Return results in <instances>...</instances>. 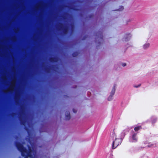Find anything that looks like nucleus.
<instances>
[{
  "instance_id": "f257e3e1",
  "label": "nucleus",
  "mask_w": 158,
  "mask_h": 158,
  "mask_svg": "<svg viewBox=\"0 0 158 158\" xmlns=\"http://www.w3.org/2000/svg\"><path fill=\"white\" fill-rule=\"evenodd\" d=\"M15 145L18 150L21 152L22 156L24 158H28V157L33 158L32 154V150L30 145H27L28 149H27L19 142H16Z\"/></svg>"
},
{
  "instance_id": "f03ea898",
  "label": "nucleus",
  "mask_w": 158,
  "mask_h": 158,
  "mask_svg": "<svg viewBox=\"0 0 158 158\" xmlns=\"http://www.w3.org/2000/svg\"><path fill=\"white\" fill-rule=\"evenodd\" d=\"M110 137L114 140L112 144V148L115 149L120 144L122 141L120 138H117L114 130L110 133Z\"/></svg>"
},
{
  "instance_id": "7ed1b4c3",
  "label": "nucleus",
  "mask_w": 158,
  "mask_h": 158,
  "mask_svg": "<svg viewBox=\"0 0 158 158\" xmlns=\"http://www.w3.org/2000/svg\"><path fill=\"white\" fill-rule=\"evenodd\" d=\"M24 114V111L22 108L21 112L20 114V116L19 117V119L21 124L24 125L26 123V121L24 120L23 118L22 117V115L23 114Z\"/></svg>"
},
{
  "instance_id": "20e7f679",
  "label": "nucleus",
  "mask_w": 158,
  "mask_h": 158,
  "mask_svg": "<svg viewBox=\"0 0 158 158\" xmlns=\"http://www.w3.org/2000/svg\"><path fill=\"white\" fill-rule=\"evenodd\" d=\"M137 133H133L131 136V139L132 141V142L136 143L138 141V137L137 136Z\"/></svg>"
},
{
  "instance_id": "39448f33",
  "label": "nucleus",
  "mask_w": 158,
  "mask_h": 158,
  "mask_svg": "<svg viewBox=\"0 0 158 158\" xmlns=\"http://www.w3.org/2000/svg\"><path fill=\"white\" fill-rule=\"evenodd\" d=\"M63 24L62 23H61L60 24V29H62L63 30V33L64 34H66L68 31V27H64V28H62Z\"/></svg>"
},
{
  "instance_id": "423d86ee",
  "label": "nucleus",
  "mask_w": 158,
  "mask_h": 158,
  "mask_svg": "<svg viewBox=\"0 0 158 158\" xmlns=\"http://www.w3.org/2000/svg\"><path fill=\"white\" fill-rule=\"evenodd\" d=\"M95 35L96 36V39H98L99 38V40L101 41L103 40V35L102 32H99L98 33L96 34Z\"/></svg>"
},
{
  "instance_id": "0eeeda50",
  "label": "nucleus",
  "mask_w": 158,
  "mask_h": 158,
  "mask_svg": "<svg viewBox=\"0 0 158 158\" xmlns=\"http://www.w3.org/2000/svg\"><path fill=\"white\" fill-rule=\"evenodd\" d=\"M71 118L70 114L69 111L66 112L65 118L66 120H69Z\"/></svg>"
},
{
  "instance_id": "6e6552de",
  "label": "nucleus",
  "mask_w": 158,
  "mask_h": 158,
  "mask_svg": "<svg viewBox=\"0 0 158 158\" xmlns=\"http://www.w3.org/2000/svg\"><path fill=\"white\" fill-rule=\"evenodd\" d=\"M131 37V34L130 33L126 34L124 38V40L125 41H127L128 40V38H129V39Z\"/></svg>"
},
{
  "instance_id": "1a4fd4ad",
  "label": "nucleus",
  "mask_w": 158,
  "mask_h": 158,
  "mask_svg": "<svg viewBox=\"0 0 158 158\" xmlns=\"http://www.w3.org/2000/svg\"><path fill=\"white\" fill-rule=\"evenodd\" d=\"M115 87L116 85H114L110 93V95H112V96H113L114 95L115 91Z\"/></svg>"
},
{
  "instance_id": "9d476101",
  "label": "nucleus",
  "mask_w": 158,
  "mask_h": 158,
  "mask_svg": "<svg viewBox=\"0 0 158 158\" xmlns=\"http://www.w3.org/2000/svg\"><path fill=\"white\" fill-rule=\"evenodd\" d=\"M142 129V127L141 126H140L135 127V128H134V130L135 132H136V133L137 132L138 133V131L139 130L141 129Z\"/></svg>"
},
{
  "instance_id": "9b49d317",
  "label": "nucleus",
  "mask_w": 158,
  "mask_h": 158,
  "mask_svg": "<svg viewBox=\"0 0 158 158\" xmlns=\"http://www.w3.org/2000/svg\"><path fill=\"white\" fill-rule=\"evenodd\" d=\"M50 61L52 62H56V58L55 57H51Z\"/></svg>"
},
{
  "instance_id": "f8f14e48",
  "label": "nucleus",
  "mask_w": 158,
  "mask_h": 158,
  "mask_svg": "<svg viewBox=\"0 0 158 158\" xmlns=\"http://www.w3.org/2000/svg\"><path fill=\"white\" fill-rule=\"evenodd\" d=\"M78 54V53L77 52H74L72 54V56L74 57L77 56Z\"/></svg>"
},
{
  "instance_id": "ddd939ff",
  "label": "nucleus",
  "mask_w": 158,
  "mask_h": 158,
  "mask_svg": "<svg viewBox=\"0 0 158 158\" xmlns=\"http://www.w3.org/2000/svg\"><path fill=\"white\" fill-rule=\"evenodd\" d=\"M150 44L149 43H147L144 45L143 48L144 49H146L149 47Z\"/></svg>"
},
{
  "instance_id": "4468645a",
  "label": "nucleus",
  "mask_w": 158,
  "mask_h": 158,
  "mask_svg": "<svg viewBox=\"0 0 158 158\" xmlns=\"http://www.w3.org/2000/svg\"><path fill=\"white\" fill-rule=\"evenodd\" d=\"M124 9L123 6H121L120 7V8L118 10H119V11H121L122 10Z\"/></svg>"
},
{
  "instance_id": "2eb2a0df",
  "label": "nucleus",
  "mask_w": 158,
  "mask_h": 158,
  "mask_svg": "<svg viewBox=\"0 0 158 158\" xmlns=\"http://www.w3.org/2000/svg\"><path fill=\"white\" fill-rule=\"evenodd\" d=\"M113 96H112V95H110L109 96L108 98V100L109 101H111L112 99V97Z\"/></svg>"
},
{
  "instance_id": "dca6fc26",
  "label": "nucleus",
  "mask_w": 158,
  "mask_h": 158,
  "mask_svg": "<svg viewBox=\"0 0 158 158\" xmlns=\"http://www.w3.org/2000/svg\"><path fill=\"white\" fill-rule=\"evenodd\" d=\"M45 71L47 73H49V69L48 68H45Z\"/></svg>"
},
{
  "instance_id": "f3484780",
  "label": "nucleus",
  "mask_w": 158,
  "mask_h": 158,
  "mask_svg": "<svg viewBox=\"0 0 158 158\" xmlns=\"http://www.w3.org/2000/svg\"><path fill=\"white\" fill-rule=\"evenodd\" d=\"M25 130L27 131L28 134H29V130L27 127H25Z\"/></svg>"
},
{
  "instance_id": "a211bd4d",
  "label": "nucleus",
  "mask_w": 158,
  "mask_h": 158,
  "mask_svg": "<svg viewBox=\"0 0 158 158\" xmlns=\"http://www.w3.org/2000/svg\"><path fill=\"white\" fill-rule=\"evenodd\" d=\"M154 145V144H151L150 145H148V147H152Z\"/></svg>"
},
{
  "instance_id": "6ab92c4d",
  "label": "nucleus",
  "mask_w": 158,
  "mask_h": 158,
  "mask_svg": "<svg viewBox=\"0 0 158 158\" xmlns=\"http://www.w3.org/2000/svg\"><path fill=\"white\" fill-rule=\"evenodd\" d=\"M140 85H141V84H140L139 85H135L134 86V87H135V88H138V87H140Z\"/></svg>"
},
{
  "instance_id": "aec40b11",
  "label": "nucleus",
  "mask_w": 158,
  "mask_h": 158,
  "mask_svg": "<svg viewBox=\"0 0 158 158\" xmlns=\"http://www.w3.org/2000/svg\"><path fill=\"white\" fill-rule=\"evenodd\" d=\"M73 111L74 113H76L77 112V111L76 110H75V109H73Z\"/></svg>"
},
{
  "instance_id": "412c9836",
  "label": "nucleus",
  "mask_w": 158,
  "mask_h": 158,
  "mask_svg": "<svg viewBox=\"0 0 158 158\" xmlns=\"http://www.w3.org/2000/svg\"><path fill=\"white\" fill-rule=\"evenodd\" d=\"M122 65L123 67H124L126 65V63H123L122 64Z\"/></svg>"
},
{
  "instance_id": "4be33fe9",
  "label": "nucleus",
  "mask_w": 158,
  "mask_h": 158,
  "mask_svg": "<svg viewBox=\"0 0 158 158\" xmlns=\"http://www.w3.org/2000/svg\"><path fill=\"white\" fill-rule=\"evenodd\" d=\"M92 15H90V16H89V18H91V17H92Z\"/></svg>"
},
{
  "instance_id": "5701e85b",
  "label": "nucleus",
  "mask_w": 158,
  "mask_h": 158,
  "mask_svg": "<svg viewBox=\"0 0 158 158\" xmlns=\"http://www.w3.org/2000/svg\"><path fill=\"white\" fill-rule=\"evenodd\" d=\"M85 37H84V39H85Z\"/></svg>"
}]
</instances>
